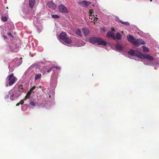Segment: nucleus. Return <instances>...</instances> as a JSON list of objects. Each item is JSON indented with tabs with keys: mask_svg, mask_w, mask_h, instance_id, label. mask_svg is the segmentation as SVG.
<instances>
[{
	"mask_svg": "<svg viewBox=\"0 0 159 159\" xmlns=\"http://www.w3.org/2000/svg\"><path fill=\"white\" fill-rule=\"evenodd\" d=\"M142 48H143V51L144 52H149V49L147 47L143 46Z\"/></svg>",
	"mask_w": 159,
	"mask_h": 159,
	"instance_id": "412c9836",
	"label": "nucleus"
},
{
	"mask_svg": "<svg viewBox=\"0 0 159 159\" xmlns=\"http://www.w3.org/2000/svg\"><path fill=\"white\" fill-rule=\"evenodd\" d=\"M7 34L8 36H11V37H12V35L11 34V33H8Z\"/></svg>",
	"mask_w": 159,
	"mask_h": 159,
	"instance_id": "473e14b6",
	"label": "nucleus"
},
{
	"mask_svg": "<svg viewBox=\"0 0 159 159\" xmlns=\"http://www.w3.org/2000/svg\"><path fill=\"white\" fill-rule=\"evenodd\" d=\"M46 74V71H45L43 73V74L44 75V74Z\"/></svg>",
	"mask_w": 159,
	"mask_h": 159,
	"instance_id": "4c0bfd02",
	"label": "nucleus"
},
{
	"mask_svg": "<svg viewBox=\"0 0 159 159\" xmlns=\"http://www.w3.org/2000/svg\"><path fill=\"white\" fill-rule=\"evenodd\" d=\"M37 87L38 88H41L42 87V86H39L38 87Z\"/></svg>",
	"mask_w": 159,
	"mask_h": 159,
	"instance_id": "e433bc0d",
	"label": "nucleus"
},
{
	"mask_svg": "<svg viewBox=\"0 0 159 159\" xmlns=\"http://www.w3.org/2000/svg\"><path fill=\"white\" fill-rule=\"evenodd\" d=\"M78 4L83 7H87L91 4V2L85 0L78 2Z\"/></svg>",
	"mask_w": 159,
	"mask_h": 159,
	"instance_id": "20e7f679",
	"label": "nucleus"
},
{
	"mask_svg": "<svg viewBox=\"0 0 159 159\" xmlns=\"http://www.w3.org/2000/svg\"><path fill=\"white\" fill-rule=\"evenodd\" d=\"M51 16L53 18H58L60 17V16L57 15H51Z\"/></svg>",
	"mask_w": 159,
	"mask_h": 159,
	"instance_id": "b1692460",
	"label": "nucleus"
},
{
	"mask_svg": "<svg viewBox=\"0 0 159 159\" xmlns=\"http://www.w3.org/2000/svg\"><path fill=\"white\" fill-rule=\"evenodd\" d=\"M16 78L14 76V75L13 73L11 74L10 75H9L7 78V80L9 81L8 84L7 83L6 84L7 87H8L9 85L11 86L14 84L16 81Z\"/></svg>",
	"mask_w": 159,
	"mask_h": 159,
	"instance_id": "7ed1b4c3",
	"label": "nucleus"
},
{
	"mask_svg": "<svg viewBox=\"0 0 159 159\" xmlns=\"http://www.w3.org/2000/svg\"><path fill=\"white\" fill-rule=\"evenodd\" d=\"M64 40L66 44H70L72 43V40L69 37H66Z\"/></svg>",
	"mask_w": 159,
	"mask_h": 159,
	"instance_id": "4468645a",
	"label": "nucleus"
},
{
	"mask_svg": "<svg viewBox=\"0 0 159 159\" xmlns=\"http://www.w3.org/2000/svg\"><path fill=\"white\" fill-rule=\"evenodd\" d=\"M135 51L133 50H130L128 52V53L132 56H134V54Z\"/></svg>",
	"mask_w": 159,
	"mask_h": 159,
	"instance_id": "5701e85b",
	"label": "nucleus"
},
{
	"mask_svg": "<svg viewBox=\"0 0 159 159\" xmlns=\"http://www.w3.org/2000/svg\"><path fill=\"white\" fill-rule=\"evenodd\" d=\"M41 75L40 74H36L35 75V80H37L40 78L41 77Z\"/></svg>",
	"mask_w": 159,
	"mask_h": 159,
	"instance_id": "aec40b11",
	"label": "nucleus"
},
{
	"mask_svg": "<svg viewBox=\"0 0 159 159\" xmlns=\"http://www.w3.org/2000/svg\"><path fill=\"white\" fill-rule=\"evenodd\" d=\"M116 49L119 51H121L123 49V48L122 46L120 44H118L116 46Z\"/></svg>",
	"mask_w": 159,
	"mask_h": 159,
	"instance_id": "dca6fc26",
	"label": "nucleus"
},
{
	"mask_svg": "<svg viewBox=\"0 0 159 159\" xmlns=\"http://www.w3.org/2000/svg\"><path fill=\"white\" fill-rule=\"evenodd\" d=\"M30 105H31V106L34 107L35 106V104L34 103V102L33 101H31L30 103Z\"/></svg>",
	"mask_w": 159,
	"mask_h": 159,
	"instance_id": "a878e982",
	"label": "nucleus"
},
{
	"mask_svg": "<svg viewBox=\"0 0 159 159\" xmlns=\"http://www.w3.org/2000/svg\"><path fill=\"white\" fill-rule=\"evenodd\" d=\"M152 0H150V2H152Z\"/></svg>",
	"mask_w": 159,
	"mask_h": 159,
	"instance_id": "58836bf2",
	"label": "nucleus"
},
{
	"mask_svg": "<svg viewBox=\"0 0 159 159\" xmlns=\"http://www.w3.org/2000/svg\"><path fill=\"white\" fill-rule=\"evenodd\" d=\"M36 88L35 86H33L30 90L29 91L31 92V93L33 92V91Z\"/></svg>",
	"mask_w": 159,
	"mask_h": 159,
	"instance_id": "bb28decb",
	"label": "nucleus"
},
{
	"mask_svg": "<svg viewBox=\"0 0 159 159\" xmlns=\"http://www.w3.org/2000/svg\"><path fill=\"white\" fill-rule=\"evenodd\" d=\"M9 94H7L5 96V98L6 99L8 98H9Z\"/></svg>",
	"mask_w": 159,
	"mask_h": 159,
	"instance_id": "2f4dec72",
	"label": "nucleus"
},
{
	"mask_svg": "<svg viewBox=\"0 0 159 159\" xmlns=\"http://www.w3.org/2000/svg\"><path fill=\"white\" fill-rule=\"evenodd\" d=\"M76 34L79 35L80 37H82V35L81 32V31L80 29H78L76 31Z\"/></svg>",
	"mask_w": 159,
	"mask_h": 159,
	"instance_id": "f3484780",
	"label": "nucleus"
},
{
	"mask_svg": "<svg viewBox=\"0 0 159 159\" xmlns=\"http://www.w3.org/2000/svg\"><path fill=\"white\" fill-rule=\"evenodd\" d=\"M48 5L49 7L53 9H55L56 7V4L53 2V1H52L51 2H48Z\"/></svg>",
	"mask_w": 159,
	"mask_h": 159,
	"instance_id": "ddd939ff",
	"label": "nucleus"
},
{
	"mask_svg": "<svg viewBox=\"0 0 159 159\" xmlns=\"http://www.w3.org/2000/svg\"><path fill=\"white\" fill-rule=\"evenodd\" d=\"M53 67V68H55L57 69H60V67H57V66H54V67Z\"/></svg>",
	"mask_w": 159,
	"mask_h": 159,
	"instance_id": "72a5a7b5",
	"label": "nucleus"
},
{
	"mask_svg": "<svg viewBox=\"0 0 159 159\" xmlns=\"http://www.w3.org/2000/svg\"><path fill=\"white\" fill-rule=\"evenodd\" d=\"M3 37L5 39H7V37L5 35H3Z\"/></svg>",
	"mask_w": 159,
	"mask_h": 159,
	"instance_id": "f704fd0d",
	"label": "nucleus"
},
{
	"mask_svg": "<svg viewBox=\"0 0 159 159\" xmlns=\"http://www.w3.org/2000/svg\"><path fill=\"white\" fill-rule=\"evenodd\" d=\"M2 20L4 22H6L7 20V18L6 16L3 17L2 18Z\"/></svg>",
	"mask_w": 159,
	"mask_h": 159,
	"instance_id": "393cba45",
	"label": "nucleus"
},
{
	"mask_svg": "<svg viewBox=\"0 0 159 159\" xmlns=\"http://www.w3.org/2000/svg\"><path fill=\"white\" fill-rule=\"evenodd\" d=\"M29 4L30 8L32 9L36 2L35 0H29Z\"/></svg>",
	"mask_w": 159,
	"mask_h": 159,
	"instance_id": "9b49d317",
	"label": "nucleus"
},
{
	"mask_svg": "<svg viewBox=\"0 0 159 159\" xmlns=\"http://www.w3.org/2000/svg\"><path fill=\"white\" fill-rule=\"evenodd\" d=\"M89 42L93 43H97L98 45L106 46L107 44V42L101 38L97 37H92L89 39Z\"/></svg>",
	"mask_w": 159,
	"mask_h": 159,
	"instance_id": "f03ea898",
	"label": "nucleus"
},
{
	"mask_svg": "<svg viewBox=\"0 0 159 159\" xmlns=\"http://www.w3.org/2000/svg\"><path fill=\"white\" fill-rule=\"evenodd\" d=\"M53 68V67H52L50 69H49V70H47V72L48 73H49L50 72V71L51 70H52V69Z\"/></svg>",
	"mask_w": 159,
	"mask_h": 159,
	"instance_id": "c756f323",
	"label": "nucleus"
},
{
	"mask_svg": "<svg viewBox=\"0 0 159 159\" xmlns=\"http://www.w3.org/2000/svg\"><path fill=\"white\" fill-rule=\"evenodd\" d=\"M18 90L19 91L22 92L23 91V86L22 85H20L18 86Z\"/></svg>",
	"mask_w": 159,
	"mask_h": 159,
	"instance_id": "4be33fe9",
	"label": "nucleus"
},
{
	"mask_svg": "<svg viewBox=\"0 0 159 159\" xmlns=\"http://www.w3.org/2000/svg\"><path fill=\"white\" fill-rule=\"evenodd\" d=\"M106 37L107 38L111 37L113 39H116V38L114 33L111 31H108L106 34Z\"/></svg>",
	"mask_w": 159,
	"mask_h": 159,
	"instance_id": "423d86ee",
	"label": "nucleus"
},
{
	"mask_svg": "<svg viewBox=\"0 0 159 159\" xmlns=\"http://www.w3.org/2000/svg\"><path fill=\"white\" fill-rule=\"evenodd\" d=\"M127 39L129 42L138 47L140 45H143L145 44V42L142 39H136L131 35H129L127 37Z\"/></svg>",
	"mask_w": 159,
	"mask_h": 159,
	"instance_id": "f257e3e1",
	"label": "nucleus"
},
{
	"mask_svg": "<svg viewBox=\"0 0 159 159\" xmlns=\"http://www.w3.org/2000/svg\"><path fill=\"white\" fill-rule=\"evenodd\" d=\"M66 34L65 32L61 33L59 36V38L61 40H64L66 38Z\"/></svg>",
	"mask_w": 159,
	"mask_h": 159,
	"instance_id": "f8f14e48",
	"label": "nucleus"
},
{
	"mask_svg": "<svg viewBox=\"0 0 159 159\" xmlns=\"http://www.w3.org/2000/svg\"><path fill=\"white\" fill-rule=\"evenodd\" d=\"M25 100L24 99L23 100H21L19 102L20 104L22 105L24 103V101Z\"/></svg>",
	"mask_w": 159,
	"mask_h": 159,
	"instance_id": "c85d7f7f",
	"label": "nucleus"
},
{
	"mask_svg": "<svg viewBox=\"0 0 159 159\" xmlns=\"http://www.w3.org/2000/svg\"><path fill=\"white\" fill-rule=\"evenodd\" d=\"M134 56H137L138 58L142 59L143 57V54H141L139 52L136 50L135 51L134 54Z\"/></svg>",
	"mask_w": 159,
	"mask_h": 159,
	"instance_id": "9d476101",
	"label": "nucleus"
},
{
	"mask_svg": "<svg viewBox=\"0 0 159 159\" xmlns=\"http://www.w3.org/2000/svg\"><path fill=\"white\" fill-rule=\"evenodd\" d=\"M142 59H147L149 61H152L154 59L152 56H151L148 54H145L144 55L143 54V57Z\"/></svg>",
	"mask_w": 159,
	"mask_h": 159,
	"instance_id": "6e6552de",
	"label": "nucleus"
},
{
	"mask_svg": "<svg viewBox=\"0 0 159 159\" xmlns=\"http://www.w3.org/2000/svg\"><path fill=\"white\" fill-rule=\"evenodd\" d=\"M116 39L118 40H120L121 38V35L119 33H117L116 34Z\"/></svg>",
	"mask_w": 159,
	"mask_h": 159,
	"instance_id": "a211bd4d",
	"label": "nucleus"
},
{
	"mask_svg": "<svg viewBox=\"0 0 159 159\" xmlns=\"http://www.w3.org/2000/svg\"><path fill=\"white\" fill-rule=\"evenodd\" d=\"M89 21L91 22H93L94 24H95L96 21L97 20L98 18L96 17H95L93 15H89Z\"/></svg>",
	"mask_w": 159,
	"mask_h": 159,
	"instance_id": "0eeeda50",
	"label": "nucleus"
},
{
	"mask_svg": "<svg viewBox=\"0 0 159 159\" xmlns=\"http://www.w3.org/2000/svg\"><path fill=\"white\" fill-rule=\"evenodd\" d=\"M89 15H92V14L93 13V10H92V9H90V10H89Z\"/></svg>",
	"mask_w": 159,
	"mask_h": 159,
	"instance_id": "cd10ccee",
	"label": "nucleus"
},
{
	"mask_svg": "<svg viewBox=\"0 0 159 159\" xmlns=\"http://www.w3.org/2000/svg\"><path fill=\"white\" fill-rule=\"evenodd\" d=\"M82 32L85 36L88 35L89 33V30L86 28H83L82 29Z\"/></svg>",
	"mask_w": 159,
	"mask_h": 159,
	"instance_id": "1a4fd4ad",
	"label": "nucleus"
},
{
	"mask_svg": "<svg viewBox=\"0 0 159 159\" xmlns=\"http://www.w3.org/2000/svg\"><path fill=\"white\" fill-rule=\"evenodd\" d=\"M20 104V102H19V103H17L16 104V106H19Z\"/></svg>",
	"mask_w": 159,
	"mask_h": 159,
	"instance_id": "c9c22d12",
	"label": "nucleus"
},
{
	"mask_svg": "<svg viewBox=\"0 0 159 159\" xmlns=\"http://www.w3.org/2000/svg\"><path fill=\"white\" fill-rule=\"evenodd\" d=\"M59 11L61 13H68V11L67 8L62 4L60 5L58 7Z\"/></svg>",
	"mask_w": 159,
	"mask_h": 159,
	"instance_id": "39448f33",
	"label": "nucleus"
},
{
	"mask_svg": "<svg viewBox=\"0 0 159 159\" xmlns=\"http://www.w3.org/2000/svg\"><path fill=\"white\" fill-rule=\"evenodd\" d=\"M116 19L117 20L120 22V23L123 25H129V24L128 22H124L122 20H120L118 17H116Z\"/></svg>",
	"mask_w": 159,
	"mask_h": 159,
	"instance_id": "2eb2a0df",
	"label": "nucleus"
},
{
	"mask_svg": "<svg viewBox=\"0 0 159 159\" xmlns=\"http://www.w3.org/2000/svg\"><path fill=\"white\" fill-rule=\"evenodd\" d=\"M9 95H10V96L12 97L14 95V93H11V92H9Z\"/></svg>",
	"mask_w": 159,
	"mask_h": 159,
	"instance_id": "7c9ffc66",
	"label": "nucleus"
},
{
	"mask_svg": "<svg viewBox=\"0 0 159 159\" xmlns=\"http://www.w3.org/2000/svg\"><path fill=\"white\" fill-rule=\"evenodd\" d=\"M31 92L29 91L26 94V95L25 97V98H24V100H26L27 98H29L31 95Z\"/></svg>",
	"mask_w": 159,
	"mask_h": 159,
	"instance_id": "6ab92c4d",
	"label": "nucleus"
}]
</instances>
